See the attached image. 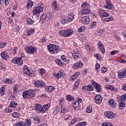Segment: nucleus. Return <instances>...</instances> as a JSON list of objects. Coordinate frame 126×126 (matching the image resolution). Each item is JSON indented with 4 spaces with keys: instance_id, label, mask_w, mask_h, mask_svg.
<instances>
[{
    "instance_id": "obj_1",
    "label": "nucleus",
    "mask_w": 126,
    "mask_h": 126,
    "mask_svg": "<svg viewBox=\"0 0 126 126\" xmlns=\"http://www.w3.org/2000/svg\"><path fill=\"white\" fill-rule=\"evenodd\" d=\"M23 97L24 99H33L35 97L34 90L30 89L28 91H24L23 93Z\"/></svg>"
},
{
    "instance_id": "obj_2",
    "label": "nucleus",
    "mask_w": 126,
    "mask_h": 126,
    "mask_svg": "<svg viewBox=\"0 0 126 126\" xmlns=\"http://www.w3.org/2000/svg\"><path fill=\"white\" fill-rule=\"evenodd\" d=\"M47 49L51 54H57L62 50L61 47L55 44H50L47 46Z\"/></svg>"
},
{
    "instance_id": "obj_3",
    "label": "nucleus",
    "mask_w": 126,
    "mask_h": 126,
    "mask_svg": "<svg viewBox=\"0 0 126 126\" xmlns=\"http://www.w3.org/2000/svg\"><path fill=\"white\" fill-rule=\"evenodd\" d=\"M44 10V5L42 3L38 4L37 6L33 9V13L34 15L41 13Z\"/></svg>"
},
{
    "instance_id": "obj_4",
    "label": "nucleus",
    "mask_w": 126,
    "mask_h": 126,
    "mask_svg": "<svg viewBox=\"0 0 126 126\" xmlns=\"http://www.w3.org/2000/svg\"><path fill=\"white\" fill-rule=\"evenodd\" d=\"M25 51L29 54V55H31V54H34L36 53L37 48L34 46H27L25 47Z\"/></svg>"
},
{
    "instance_id": "obj_5",
    "label": "nucleus",
    "mask_w": 126,
    "mask_h": 126,
    "mask_svg": "<svg viewBox=\"0 0 126 126\" xmlns=\"http://www.w3.org/2000/svg\"><path fill=\"white\" fill-rule=\"evenodd\" d=\"M11 63H15V64H18V65L20 66L23 64V60L21 58L15 57L12 59Z\"/></svg>"
},
{
    "instance_id": "obj_6",
    "label": "nucleus",
    "mask_w": 126,
    "mask_h": 126,
    "mask_svg": "<svg viewBox=\"0 0 126 126\" xmlns=\"http://www.w3.org/2000/svg\"><path fill=\"white\" fill-rule=\"evenodd\" d=\"M106 5H103V8L106 9H114V5L112 4L111 0H105Z\"/></svg>"
},
{
    "instance_id": "obj_7",
    "label": "nucleus",
    "mask_w": 126,
    "mask_h": 126,
    "mask_svg": "<svg viewBox=\"0 0 126 126\" xmlns=\"http://www.w3.org/2000/svg\"><path fill=\"white\" fill-rule=\"evenodd\" d=\"M24 73L26 74H27V75H31V76H35V74L32 73V71L29 69V68L26 66H24V70H23Z\"/></svg>"
},
{
    "instance_id": "obj_8",
    "label": "nucleus",
    "mask_w": 126,
    "mask_h": 126,
    "mask_svg": "<svg viewBox=\"0 0 126 126\" xmlns=\"http://www.w3.org/2000/svg\"><path fill=\"white\" fill-rule=\"evenodd\" d=\"M98 14L101 18H105V17H109V13L106 12L105 10L102 9H98Z\"/></svg>"
},
{
    "instance_id": "obj_9",
    "label": "nucleus",
    "mask_w": 126,
    "mask_h": 126,
    "mask_svg": "<svg viewBox=\"0 0 126 126\" xmlns=\"http://www.w3.org/2000/svg\"><path fill=\"white\" fill-rule=\"evenodd\" d=\"M72 57L75 60H77V59H80L81 55H80V53L77 50H73V53H72Z\"/></svg>"
},
{
    "instance_id": "obj_10",
    "label": "nucleus",
    "mask_w": 126,
    "mask_h": 126,
    "mask_svg": "<svg viewBox=\"0 0 126 126\" xmlns=\"http://www.w3.org/2000/svg\"><path fill=\"white\" fill-rule=\"evenodd\" d=\"M84 91H93L94 90V86L92 84L87 86H84L82 88Z\"/></svg>"
},
{
    "instance_id": "obj_11",
    "label": "nucleus",
    "mask_w": 126,
    "mask_h": 126,
    "mask_svg": "<svg viewBox=\"0 0 126 126\" xmlns=\"http://www.w3.org/2000/svg\"><path fill=\"white\" fill-rule=\"evenodd\" d=\"M91 83L97 92H101V86H100V84L96 83V82L94 80L91 81Z\"/></svg>"
},
{
    "instance_id": "obj_12",
    "label": "nucleus",
    "mask_w": 126,
    "mask_h": 126,
    "mask_svg": "<svg viewBox=\"0 0 126 126\" xmlns=\"http://www.w3.org/2000/svg\"><path fill=\"white\" fill-rule=\"evenodd\" d=\"M34 85L35 87H44V86H46V84L42 81L37 80L34 82Z\"/></svg>"
},
{
    "instance_id": "obj_13",
    "label": "nucleus",
    "mask_w": 126,
    "mask_h": 126,
    "mask_svg": "<svg viewBox=\"0 0 126 126\" xmlns=\"http://www.w3.org/2000/svg\"><path fill=\"white\" fill-rule=\"evenodd\" d=\"M81 22L83 24L85 25H87V24H89L90 23V19H89V17L85 16L81 18Z\"/></svg>"
},
{
    "instance_id": "obj_14",
    "label": "nucleus",
    "mask_w": 126,
    "mask_h": 126,
    "mask_svg": "<svg viewBox=\"0 0 126 126\" xmlns=\"http://www.w3.org/2000/svg\"><path fill=\"white\" fill-rule=\"evenodd\" d=\"M97 47L99 48V50H100L102 54H105V52H106V50H105V46L101 41L98 42Z\"/></svg>"
},
{
    "instance_id": "obj_15",
    "label": "nucleus",
    "mask_w": 126,
    "mask_h": 126,
    "mask_svg": "<svg viewBox=\"0 0 126 126\" xmlns=\"http://www.w3.org/2000/svg\"><path fill=\"white\" fill-rule=\"evenodd\" d=\"M102 100V96L99 94H96L94 98V101L96 104H101Z\"/></svg>"
},
{
    "instance_id": "obj_16",
    "label": "nucleus",
    "mask_w": 126,
    "mask_h": 126,
    "mask_svg": "<svg viewBox=\"0 0 126 126\" xmlns=\"http://www.w3.org/2000/svg\"><path fill=\"white\" fill-rule=\"evenodd\" d=\"M104 115L105 117L107 118V119H112L115 116V113L111 111H106L104 113Z\"/></svg>"
},
{
    "instance_id": "obj_17",
    "label": "nucleus",
    "mask_w": 126,
    "mask_h": 126,
    "mask_svg": "<svg viewBox=\"0 0 126 126\" xmlns=\"http://www.w3.org/2000/svg\"><path fill=\"white\" fill-rule=\"evenodd\" d=\"M72 106L76 111H78L80 109V104L78 103L77 101H73Z\"/></svg>"
},
{
    "instance_id": "obj_18",
    "label": "nucleus",
    "mask_w": 126,
    "mask_h": 126,
    "mask_svg": "<svg viewBox=\"0 0 126 126\" xmlns=\"http://www.w3.org/2000/svg\"><path fill=\"white\" fill-rule=\"evenodd\" d=\"M83 66V63L81 62H77L74 63L72 67L74 69H77L78 67H82Z\"/></svg>"
},
{
    "instance_id": "obj_19",
    "label": "nucleus",
    "mask_w": 126,
    "mask_h": 126,
    "mask_svg": "<svg viewBox=\"0 0 126 126\" xmlns=\"http://www.w3.org/2000/svg\"><path fill=\"white\" fill-rule=\"evenodd\" d=\"M90 13V9L86 8L85 9H83V10L80 11V14L82 15H85L86 14H89Z\"/></svg>"
},
{
    "instance_id": "obj_20",
    "label": "nucleus",
    "mask_w": 126,
    "mask_h": 126,
    "mask_svg": "<svg viewBox=\"0 0 126 126\" xmlns=\"http://www.w3.org/2000/svg\"><path fill=\"white\" fill-rule=\"evenodd\" d=\"M118 76L119 78L126 77V68L121 72H119Z\"/></svg>"
},
{
    "instance_id": "obj_21",
    "label": "nucleus",
    "mask_w": 126,
    "mask_h": 126,
    "mask_svg": "<svg viewBox=\"0 0 126 126\" xmlns=\"http://www.w3.org/2000/svg\"><path fill=\"white\" fill-rule=\"evenodd\" d=\"M105 32V31L103 29H98L97 31L95 32V35L96 36H101V35H103Z\"/></svg>"
},
{
    "instance_id": "obj_22",
    "label": "nucleus",
    "mask_w": 126,
    "mask_h": 126,
    "mask_svg": "<svg viewBox=\"0 0 126 126\" xmlns=\"http://www.w3.org/2000/svg\"><path fill=\"white\" fill-rule=\"evenodd\" d=\"M34 110H35L36 113H42V105L36 104L35 105Z\"/></svg>"
},
{
    "instance_id": "obj_23",
    "label": "nucleus",
    "mask_w": 126,
    "mask_h": 126,
    "mask_svg": "<svg viewBox=\"0 0 126 126\" xmlns=\"http://www.w3.org/2000/svg\"><path fill=\"white\" fill-rule=\"evenodd\" d=\"M106 89H108L109 90H111L113 92H117L118 91V88H115L114 86H111L107 85L106 86Z\"/></svg>"
},
{
    "instance_id": "obj_24",
    "label": "nucleus",
    "mask_w": 126,
    "mask_h": 126,
    "mask_svg": "<svg viewBox=\"0 0 126 126\" xmlns=\"http://www.w3.org/2000/svg\"><path fill=\"white\" fill-rule=\"evenodd\" d=\"M118 102H125L126 101V94L121 95L117 98Z\"/></svg>"
},
{
    "instance_id": "obj_25",
    "label": "nucleus",
    "mask_w": 126,
    "mask_h": 126,
    "mask_svg": "<svg viewBox=\"0 0 126 126\" xmlns=\"http://www.w3.org/2000/svg\"><path fill=\"white\" fill-rule=\"evenodd\" d=\"M108 103L109 106L111 107V108H115L116 106H117V103H116V101L113 99H110L108 101Z\"/></svg>"
},
{
    "instance_id": "obj_26",
    "label": "nucleus",
    "mask_w": 126,
    "mask_h": 126,
    "mask_svg": "<svg viewBox=\"0 0 126 126\" xmlns=\"http://www.w3.org/2000/svg\"><path fill=\"white\" fill-rule=\"evenodd\" d=\"M67 21L68 22H71L74 19V15L72 13H70L67 16Z\"/></svg>"
},
{
    "instance_id": "obj_27",
    "label": "nucleus",
    "mask_w": 126,
    "mask_h": 126,
    "mask_svg": "<svg viewBox=\"0 0 126 126\" xmlns=\"http://www.w3.org/2000/svg\"><path fill=\"white\" fill-rule=\"evenodd\" d=\"M55 62L57 64H58L59 66H65V63L60 59H57Z\"/></svg>"
},
{
    "instance_id": "obj_28",
    "label": "nucleus",
    "mask_w": 126,
    "mask_h": 126,
    "mask_svg": "<svg viewBox=\"0 0 126 126\" xmlns=\"http://www.w3.org/2000/svg\"><path fill=\"white\" fill-rule=\"evenodd\" d=\"M49 108H50V104L43 105V106L42 107V113H46V111L48 110Z\"/></svg>"
},
{
    "instance_id": "obj_29",
    "label": "nucleus",
    "mask_w": 126,
    "mask_h": 126,
    "mask_svg": "<svg viewBox=\"0 0 126 126\" xmlns=\"http://www.w3.org/2000/svg\"><path fill=\"white\" fill-rule=\"evenodd\" d=\"M18 103L14 101H12L10 103V107L14 109V108H16Z\"/></svg>"
},
{
    "instance_id": "obj_30",
    "label": "nucleus",
    "mask_w": 126,
    "mask_h": 126,
    "mask_svg": "<svg viewBox=\"0 0 126 126\" xmlns=\"http://www.w3.org/2000/svg\"><path fill=\"white\" fill-rule=\"evenodd\" d=\"M65 36L69 37V36H71L72 35V31L70 30H67L65 31Z\"/></svg>"
},
{
    "instance_id": "obj_31",
    "label": "nucleus",
    "mask_w": 126,
    "mask_h": 126,
    "mask_svg": "<svg viewBox=\"0 0 126 126\" xmlns=\"http://www.w3.org/2000/svg\"><path fill=\"white\" fill-rule=\"evenodd\" d=\"M1 57L3 60H7L8 59V55L5 52H3L1 53Z\"/></svg>"
},
{
    "instance_id": "obj_32",
    "label": "nucleus",
    "mask_w": 126,
    "mask_h": 126,
    "mask_svg": "<svg viewBox=\"0 0 126 126\" xmlns=\"http://www.w3.org/2000/svg\"><path fill=\"white\" fill-rule=\"evenodd\" d=\"M27 8H32V6H33V2L31 0H28L27 1Z\"/></svg>"
},
{
    "instance_id": "obj_33",
    "label": "nucleus",
    "mask_w": 126,
    "mask_h": 126,
    "mask_svg": "<svg viewBox=\"0 0 126 126\" xmlns=\"http://www.w3.org/2000/svg\"><path fill=\"white\" fill-rule=\"evenodd\" d=\"M67 111H68L67 108L64 107L63 105H61V115H62L63 113H66Z\"/></svg>"
},
{
    "instance_id": "obj_34",
    "label": "nucleus",
    "mask_w": 126,
    "mask_h": 126,
    "mask_svg": "<svg viewBox=\"0 0 126 126\" xmlns=\"http://www.w3.org/2000/svg\"><path fill=\"white\" fill-rule=\"evenodd\" d=\"M57 1H54L52 3L53 7L54 10H59V7H58Z\"/></svg>"
},
{
    "instance_id": "obj_35",
    "label": "nucleus",
    "mask_w": 126,
    "mask_h": 126,
    "mask_svg": "<svg viewBox=\"0 0 126 126\" xmlns=\"http://www.w3.org/2000/svg\"><path fill=\"white\" fill-rule=\"evenodd\" d=\"M63 71L61 70L56 75V77L58 78V79H60L63 75V73L62 72Z\"/></svg>"
},
{
    "instance_id": "obj_36",
    "label": "nucleus",
    "mask_w": 126,
    "mask_h": 126,
    "mask_svg": "<svg viewBox=\"0 0 126 126\" xmlns=\"http://www.w3.org/2000/svg\"><path fill=\"white\" fill-rule=\"evenodd\" d=\"M4 91H5V86H2V87L0 89V94L2 96L4 95Z\"/></svg>"
},
{
    "instance_id": "obj_37",
    "label": "nucleus",
    "mask_w": 126,
    "mask_h": 126,
    "mask_svg": "<svg viewBox=\"0 0 126 126\" xmlns=\"http://www.w3.org/2000/svg\"><path fill=\"white\" fill-rule=\"evenodd\" d=\"M5 84H12V79L6 78L4 81Z\"/></svg>"
},
{
    "instance_id": "obj_38",
    "label": "nucleus",
    "mask_w": 126,
    "mask_h": 126,
    "mask_svg": "<svg viewBox=\"0 0 126 126\" xmlns=\"http://www.w3.org/2000/svg\"><path fill=\"white\" fill-rule=\"evenodd\" d=\"M12 116L13 118H20L21 117V115L18 112L13 113Z\"/></svg>"
},
{
    "instance_id": "obj_39",
    "label": "nucleus",
    "mask_w": 126,
    "mask_h": 126,
    "mask_svg": "<svg viewBox=\"0 0 126 126\" xmlns=\"http://www.w3.org/2000/svg\"><path fill=\"white\" fill-rule=\"evenodd\" d=\"M60 22L62 23V24H63V25H64V24H66V23H68V22H67V20L64 18H62L60 19Z\"/></svg>"
},
{
    "instance_id": "obj_40",
    "label": "nucleus",
    "mask_w": 126,
    "mask_h": 126,
    "mask_svg": "<svg viewBox=\"0 0 126 126\" xmlns=\"http://www.w3.org/2000/svg\"><path fill=\"white\" fill-rule=\"evenodd\" d=\"M125 102H119V107L121 110H123L125 107H126V104H125Z\"/></svg>"
},
{
    "instance_id": "obj_41",
    "label": "nucleus",
    "mask_w": 126,
    "mask_h": 126,
    "mask_svg": "<svg viewBox=\"0 0 126 126\" xmlns=\"http://www.w3.org/2000/svg\"><path fill=\"white\" fill-rule=\"evenodd\" d=\"M66 99H67V101H69L70 102V101H73V100H74V97L72 96L69 94H68L66 96Z\"/></svg>"
},
{
    "instance_id": "obj_42",
    "label": "nucleus",
    "mask_w": 126,
    "mask_h": 126,
    "mask_svg": "<svg viewBox=\"0 0 126 126\" xmlns=\"http://www.w3.org/2000/svg\"><path fill=\"white\" fill-rule=\"evenodd\" d=\"M86 30V27L85 26H81L78 29V32H84Z\"/></svg>"
},
{
    "instance_id": "obj_43",
    "label": "nucleus",
    "mask_w": 126,
    "mask_h": 126,
    "mask_svg": "<svg viewBox=\"0 0 126 126\" xmlns=\"http://www.w3.org/2000/svg\"><path fill=\"white\" fill-rule=\"evenodd\" d=\"M25 124L26 125V126H29L31 125L32 122H31V120L29 119H27L26 120Z\"/></svg>"
},
{
    "instance_id": "obj_44",
    "label": "nucleus",
    "mask_w": 126,
    "mask_h": 126,
    "mask_svg": "<svg viewBox=\"0 0 126 126\" xmlns=\"http://www.w3.org/2000/svg\"><path fill=\"white\" fill-rule=\"evenodd\" d=\"M82 8L83 9H85V8H88V7H90V5L87 3H83L82 4Z\"/></svg>"
},
{
    "instance_id": "obj_45",
    "label": "nucleus",
    "mask_w": 126,
    "mask_h": 126,
    "mask_svg": "<svg viewBox=\"0 0 126 126\" xmlns=\"http://www.w3.org/2000/svg\"><path fill=\"white\" fill-rule=\"evenodd\" d=\"M7 45V43L5 42H0V49H2V48H4L6 45Z\"/></svg>"
},
{
    "instance_id": "obj_46",
    "label": "nucleus",
    "mask_w": 126,
    "mask_h": 126,
    "mask_svg": "<svg viewBox=\"0 0 126 126\" xmlns=\"http://www.w3.org/2000/svg\"><path fill=\"white\" fill-rule=\"evenodd\" d=\"M16 126H26L25 124V122H18L17 123H16L15 124Z\"/></svg>"
},
{
    "instance_id": "obj_47",
    "label": "nucleus",
    "mask_w": 126,
    "mask_h": 126,
    "mask_svg": "<svg viewBox=\"0 0 126 126\" xmlns=\"http://www.w3.org/2000/svg\"><path fill=\"white\" fill-rule=\"evenodd\" d=\"M92 110H93L92 107L90 105L88 107H87V108L86 109V112L88 114H90V113H91V112H92Z\"/></svg>"
},
{
    "instance_id": "obj_48",
    "label": "nucleus",
    "mask_w": 126,
    "mask_h": 126,
    "mask_svg": "<svg viewBox=\"0 0 126 126\" xmlns=\"http://www.w3.org/2000/svg\"><path fill=\"white\" fill-rule=\"evenodd\" d=\"M59 35L60 36H63V37H65V30H61L59 32Z\"/></svg>"
},
{
    "instance_id": "obj_49",
    "label": "nucleus",
    "mask_w": 126,
    "mask_h": 126,
    "mask_svg": "<svg viewBox=\"0 0 126 126\" xmlns=\"http://www.w3.org/2000/svg\"><path fill=\"white\" fill-rule=\"evenodd\" d=\"M47 14H44L43 15L41 16L40 20H41V21L45 20L46 18H47Z\"/></svg>"
},
{
    "instance_id": "obj_50",
    "label": "nucleus",
    "mask_w": 126,
    "mask_h": 126,
    "mask_svg": "<svg viewBox=\"0 0 126 126\" xmlns=\"http://www.w3.org/2000/svg\"><path fill=\"white\" fill-rule=\"evenodd\" d=\"M87 125V123L84 122H81L79 123V124H77L76 125V126H85Z\"/></svg>"
},
{
    "instance_id": "obj_51",
    "label": "nucleus",
    "mask_w": 126,
    "mask_h": 126,
    "mask_svg": "<svg viewBox=\"0 0 126 126\" xmlns=\"http://www.w3.org/2000/svg\"><path fill=\"white\" fill-rule=\"evenodd\" d=\"M102 126H113L110 122H104Z\"/></svg>"
},
{
    "instance_id": "obj_52",
    "label": "nucleus",
    "mask_w": 126,
    "mask_h": 126,
    "mask_svg": "<svg viewBox=\"0 0 126 126\" xmlns=\"http://www.w3.org/2000/svg\"><path fill=\"white\" fill-rule=\"evenodd\" d=\"M77 121L78 120L76 118L72 119L70 122L71 123L69 125V126H72V125H74V124H75V123H76Z\"/></svg>"
},
{
    "instance_id": "obj_53",
    "label": "nucleus",
    "mask_w": 126,
    "mask_h": 126,
    "mask_svg": "<svg viewBox=\"0 0 126 126\" xmlns=\"http://www.w3.org/2000/svg\"><path fill=\"white\" fill-rule=\"evenodd\" d=\"M26 23H28V24H33V23H34V21L32 20L31 19H28L26 20Z\"/></svg>"
},
{
    "instance_id": "obj_54",
    "label": "nucleus",
    "mask_w": 126,
    "mask_h": 126,
    "mask_svg": "<svg viewBox=\"0 0 126 126\" xmlns=\"http://www.w3.org/2000/svg\"><path fill=\"white\" fill-rule=\"evenodd\" d=\"M119 53V51L118 50H113L110 52V56H114L116 55V54H118Z\"/></svg>"
},
{
    "instance_id": "obj_55",
    "label": "nucleus",
    "mask_w": 126,
    "mask_h": 126,
    "mask_svg": "<svg viewBox=\"0 0 126 126\" xmlns=\"http://www.w3.org/2000/svg\"><path fill=\"white\" fill-rule=\"evenodd\" d=\"M96 25H97V22H93L91 25V27L92 29H93V28H95V27H96Z\"/></svg>"
},
{
    "instance_id": "obj_56",
    "label": "nucleus",
    "mask_w": 126,
    "mask_h": 126,
    "mask_svg": "<svg viewBox=\"0 0 126 126\" xmlns=\"http://www.w3.org/2000/svg\"><path fill=\"white\" fill-rule=\"evenodd\" d=\"M113 20H114V18H113V17L106 18L104 19V21L106 22L109 21H113Z\"/></svg>"
},
{
    "instance_id": "obj_57",
    "label": "nucleus",
    "mask_w": 126,
    "mask_h": 126,
    "mask_svg": "<svg viewBox=\"0 0 126 126\" xmlns=\"http://www.w3.org/2000/svg\"><path fill=\"white\" fill-rule=\"evenodd\" d=\"M35 124H39L40 123V119L37 117H34L33 118Z\"/></svg>"
},
{
    "instance_id": "obj_58",
    "label": "nucleus",
    "mask_w": 126,
    "mask_h": 126,
    "mask_svg": "<svg viewBox=\"0 0 126 126\" xmlns=\"http://www.w3.org/2000/svg\"><path fill=\"white\" fill-rule=\"evenodd\" d=\"M54 18V15H53V13H49L48 19L49 20H51Z\"/></svg>"
},
{
    "instance_id": "obj_59",
    "label": "nucleus",
    "mask_w": 126,
    "mask_h": 126,
    "mask_svg": "<svg viewBox=\"0 0 126 126\" xmlns=\"http://www.w3.org/2000/svg\"><path fill=\"white\" fill-rule=\"evenodd\" d=\"M107 70H108V68H106V67H102L101 68V72H103V73H105V72H107Z\"/></svg>"
},
{
    "instance_id": "obj_60",
    "label": "nucleus",
    "mask_w": 126,
    "mask_h": 126,
    "mask_svg": "<svg viewBox=\"0 0 126 126\" xmlns=\"http://www.w3.org/2000/svg\"><path fill=\"white\" fill-rule=\"evenodd\" d=\"M59 113V108L56 107V109L54 110L53 114L55 115V116L58 115V113Z\"/></svg>"
},
{
    "instance_id": "obj_61",
    "label": "nucleus",
    "mask_w": 126,
    "mask_h": 126,
    "mask_svg": "<svg viewBox=\"0 0 126 126\" xmlns=\"http://www.w3.org/2000/svg\"><path fill=\"white\" fill-rule=\"evenodd\" d=\"M4 112L5 113H12V109L10 108H6Z\"/></svg>"
},
{
    "instance_id": "obj_62",
    "label": "nucleus",
    "mask_w": 126,
    "mask_h": 126,
    "mask_svg": "<svg viewBox=\"0 0 126 126\" xmlns=\"http://www.w3.org/2000/svg\"><path fill=\"white\" fill-rule=\"evenodd\" d=\"M45 72H46V71L43 68H41L39 70L40 74H41V75H43V74H44Z\"/></svg>"
},
{
    "instance_id": "obj_63",
    "label": "nucleus",
    "mask_w": 126,
    "mask_h": 126,
    "mask_svg": "<svg viewBox=\"0 0 126 126\" xmlns=\"http://www.w3.org/2000/svg\"><path fill=\"white\" fill-rule=\"evenodd\" d=\"M33 33H34V30H31L28 32L27 34L28 36H30V35H31V34H33Z\"/></svg>"
},
{
    "instance_id": "obj_64",
    "label": "nucleus",
    "mask_w": 126,
    "mask_h": 126,
    "mask_svg": "<svg viewBox=\"0 0 126 126\" xmlns=\"http://www.w3.org/2000/svg\"><path fill=\"white\" fill-rule=\"evenodd\" d=\"M56 89V88L55 87L53 86H49V92H53L54 90Z\"/></svg>"
}]
</instances>
